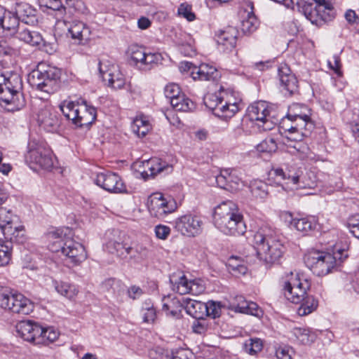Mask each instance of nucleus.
Here are the masks:
<instances>
[{
    "label": "nucleus",
    "mask_w": 359,
    "mask_h": 359,
    "mask_svg": "<svg viewBox=\"0 0 359 359\" xmlns=\"http://www.w3.org/2000/svg\"><path fill=\"white\" fill-rule=\"evenodd\" d=\"M213 221L215 226L228 236H241L247 229L241 212L231 201H223L215 208Z\"/></svg>",
    "instance_id": "nucleus-1"
},
{
    "label": "nucleus",
    "mask_w": 359,
    "mask_h": 359,
    "mask_svg": "<svg viewBox=\"0 0 359 359\" xmlns=\"http://www.w3.org/2000/svg\"><path fill=\"white\" fill-rule=\"evenodd\" d=\"M257 257L266 266L278 262L282 257L284 246L277 232L267 226L261 227L253 236Z\"/></svg>",
    "instance_id": "nucleus-2"
},
{
    "label": "nucleus",
    "mask_w": 359,
    "mask_h": 359,
    "mask_svg": "<svg viewBox=\"0 0 359 359\" xmlns=\"http://www.w3.org/2000/svg\"><path fill=\"white\" fill-rule=\"evenodd\" d=\"M343 250L334 254L317 250L308 251L304 257L306 266L318 276H324L332 273L337 267V260L342 262Z\"/></svg>",
    "instance_id": "nucleus-3"
},
{
    "label": "nucleus",
    "mask_w": 359,
    "mask_h": 359,
    "mask_svg": "<svg viewBox=\"0 0 359 359\" xmlns=\"http://www.w3.org/2000/svg\"><path fill=\"white\" fill-rule=\"evenodd\" d=\"M60 109L63 115L78 127L88 126L96 119V109L83 100L81 102L65 100L60 104Z\"/></svg>",
    "instance_id": "nucleus-4"
},
{
    "label": "nucleus",
    "mask_w": 359,
    "mask_h": 359,
    "mask_svg": "<svg viewBox=\"0 0 359 359\" xmlns=\"http://www.w3.org/2000/svg\"><path fill=\"white\" fill-rule=\"evenodd\" d=\"M22 82L20 76L13 72H0V104H13L16 109L24 106L20 90Z\"/></svg>",
    "instance_id": "nucleus-5"
},
{
    "label": "nucleus",
    "mask_w": 359,
    "mask_h": 359,
    "mask_svg": "<svg viewBox=\"0 0 359 359\" xmlns=\"http://www.w3.org/2000/svg\"><path fill=\"white\" fill-rule=\"evenodd\" d=\"M246 115L250 121H256L263 131L273 129L281 118L276 107L264 101L251 104L247 109Z\"/></svg>",
    "instance_id": "nucleus-6"
},
{
    "label": "nucleus",
    "mask_w": 359,
    "mask_h": 359,
    "mask_svg": "<svg viewBox=\"0 0 359 359\" xmlns=\"http://www.w3.org/2000/svg\"><path fill=\"white\" fill-rule=\"evenodd\" d=\"M275 177L277 183L285 182L286 184H292L296 189L313 188L316 186V181L312 172H304L302 168H290L286 171L282 168L273 169L270 172Z\"/></svg>",
    "instance_id": "nucleus-7"
},
{
    "label": "nucleus",
    "mask_w": 359,
    "mask_h": 359,
    "mask_svg": "<svg viewBox=\"0 0 359 359\" xmlns=\"http://www.w3.org/2000/svg\"><path fill=\"white\" fill-rule=\"evenodd\" d=\"M25 159L26 163L33 170L39 168L50 169L53 165L50 149L44 144L35 141L29 142Z\"/></svg>",
    "instance_id": "nucleus-8"
},
{
    "label": "nucleus",
    "mask_w": 359,
    "mask_h": 359,
    "mask_svg": "<svg viewBox=\"0 0 359 359\" xmlns=\"http://www.w3.org/2000/svg\"><path fill=\"white\" fill-rule=\"evenodd\" d=\"M224 93L223 88H221L218 93L207 94L204 96L203 102L216 116L230 118L238 111L239 109L236 102L231 103L227 98L226 101L224 100V97L222 95Z\"/></svg>",
    "instance_id": "nucleus-9"
},
{
    "label": "nucleus",
    "mask_w": 359,
    "mask_h": 359,
    "mask_svg": "<svg viewBox=\"0 0 359 359\" xmlns=\"http://www.w3.org/2000/svg\"><path fill=\"white\" fill-rule=\"evenodd\" d=\"M297 4L305 17L313 25L321 26L334 18L335 12L331 2L313 6L311 3L300 1L297 2Z\"/></svg>",
    "instance_id": "nucleus-10"
},
{
    "label": "nucleus",
    "mask_w": 359,
    "mask_h": 359,
    "mask_svg": "<svg viewBox=\"0 0 359 359\" xmlns=\"http://www.w3.org/2000/svg\"><path fill=\"white\" fill-rule=\"evenodd\" d=\"M0 306L13 313L27 315L33 311L32 302L20 293L0 290Z\"/></svg>",
    "instance_id": "nucleus-11"
},
{
    "label": "nucleus",
    "mask_w": 359,
    "mask_h": 359,
    "mask_svg": "<svg viewBox=\"0 0 359 359\" xmlns=\"http://www.w3.org/2000/svg\"><path fill=\"white\" fill-rule=\"evenodd\" d=\"M181 73L187 74L194 80L215 81L220 77L217 69L208 64L195 65L192 62L181 60Z\"/></svg>",
    "instance_id": "nucleus-12"
},
{
    "label": "nucleus",
    "mask_w": 359,
    "mask_h": 359,
    "mask_svg": "<svg viewBox=\"0 0 359 359\" xmlns=\"http://www.w3.org/2000/svg\"><path fill=\"white\" fill-rule=\"evenodd\" d=\"M311 285L307 279L301 278L298 274L291 277L285 282L284 290L285 297L294 304H299L304 299Z\"/></svg>",
    "instance_id": "nucleus-13"
},
{
    "label": "nucleus",
    "mask_w": 359,
    "mask_h": 359,
    "mask_svg": "<svg viewBox=\"0 0 359 359\" xmlns=\"http://www.w3.org/2000/svg\"><path fill=\"white\" fill-rule=\"evenodd\" d=\"M147 207L151 215L163 219L177 209V203L172 199L164 198L160 193H155L149 196Z\"/></svg>",
    "instance_id": "nucleus-14"
},
{
    "label": "nucleus",
    "mask_w": 359,
    "mask_h": 359,
    "mask_svg": "<svg viewBox=\"0 0 359 359\" xmlns=\"http://www.w3.org/2000/svg\"><path fill=\"white\" fill-rule=\"evenodd\" d=\"M95 182L97 186L110 193L126 192V187L121 177L117 173L111 171L97 173Z\"/></svg>",
    "instance_id": "nucleus-15"
},
{
    "label": "nucleus",
    "mask_w": 359,
    "mask_h": 359,
    "mask_svg": "<svg viewBox=\"0 0 359 359\" xmlns=\"http://www.w3.org/2000/svg\"><path fill=\"white\" fill-rule=\"evenodd\" d=\"M215 181L218 187L231 192L240 190L244 185L241 172L233 168L222 170L215 177Z\"/></svg>",
    "instance_id": "nucleus-16"
},
{
    "label": "nucleus",
    "mask_w": 359,
    "mask_h": 359,
    "mask_svg": "<svg viewBox=\"0 0 359 359\" xmlns=\"http://www.w3.org/2000/svg\"><path fill=\"white\" fill-rule=\"evenodd\" d=\"M98 69L102 80L108 81L109 86L114 89H121L125 86L126 79L116 66L100 61Z\"/></svg>",
    "instance_id": "nucleus-17"
},
{
    "label": "nucleus",
    "mask_w": 359,
    "mask_h": 359,
    "mask_svg": "<svg viewBox=\"0 0 359 359\" xmlns=\"http://www.w3.org/2000/svg\"><path fill=\"white\" fill-rule=\"evenodd\" d=\"M63 255L69 266H78L87 258L84 246L72 239L67 240V247Z\"/></svg>",
    "instance_id": "nucleus-18"
},
{
    "label": "nucleus",
    "mask_w": 359,
    "mask_h": 359,
    "mask_svg": "<svg viewBox=\"0 0 359 359\" xmlns=\"http://www.w3.org/2000/svg\"><path fill=\"white\" fill-rule=\"evenodd\" d=\"M278 76L282 91H285V95L291 96L298 93V80L286 64H281L278 67Z\"/></svg>",
    "instance_id": "nucleus-19"
},
{
    "label": "nucleus",
    "mask_w": 359,
    "mask_h": 359,
    "mask_svg": "<svg viewBox=\"0 0 359 359\" xmlns=\"http://www.w3.org/2000/svg\"><path fill=\"white\" fill-rule=\"evenodd\" d=\"M37 121L39 126L47 132H56L60 127L57 113L51 107H45L39 111Z\"/></svg>",
    "instance_id": "nucleus-20"
},
{
    "label": "nucleus",
    "mask_w": 359,
    "mask_h": 359,
    "mask_svg": "<svg viewBox=\"0 0 359 359\" xmlns=\"http://www.w3.org/2000/svg\"><path fill=\"white\" fill-rule=\"evenodd\" d=\"M16 332L25 341L32 342L34 344L37 343V339L39 334L42 333V326L39 323L32 320H22L17 323Z\"/></svg>",
    "instance_id": "nucleus-21"
},
{
    "label": "nucleus",
    "mask_w": 359,
    "mask_h": 359,
    "mask_svg": "<svg viewBox=\"0 0 359 359\" xmlns=\"http://www.w3.org/2000/svg\"><path fill=\"white\" fill-rule=\"evenodd\" d=\"M238 34L237 29L231 26L219 31L216 34L219 48L224 52L231 51L236 46Z\"/></svg>",
    "instance_id": "nucleus-22"
},
{
    "label": "nucleus",
    "mask_w": 359,
    "mask_h": 359,
    "mask_svg": "<svg viewBox=\"0 0 359 359\" xmlns=\"http://www.w3.org/2000/svg\"><path fill=\"white\" fill-rule=\"evenodd\" d=\"M67 35H69L76 43H81L89 39L90 29L85 23L79 20L69 22L67 26Z\"/></svg>",
    "instance_id": "nucleus-23"
},
{
    "label": "nucleus",
    "mask_w": 359,
    "mask_h": 359,
    "mask_svg": "<svg viewBox=\"0 0 359 359\" xmlns=\"http://www.w3.org/2000/svg\"><path fill=\"white\" fill-rule=\"evenodd\" d=\"M283 216L285 222L290 223L291 227L304 234H307L312 231L316 225V220L313 217L293 218L290 212H285Z\"/></svg>",
    "instance_id": "nucleus-24"
},
{
    "label": "nucleus",
    "mask_w": 359,
    "mask_h": 359,
    "mask_svg": "<svg viewBox=\"0 0 359 359\" xmlns=\"http://www.w3.org/2000/svg\"><path fill=\"white\" fill-rule=\"evenodd\" d=\"M43 76L46 88H50V92L56 85L57 81L60 77V71L53 67L40 65L36 69L34 70V76Z\"/></svg>",
    "instance_id": "nucleus-25"
},
{
    "label": "nucleus",
    "mask_w": 359,
    "mask_h": 359,
    "mask_svg": "<svg viewBox=\"0 0 359 359\" xmlns=\"http://www.w3.org/2000/svg\"><path fill=\"white\" fill-rule=\"evenodd\" d=\"M202 222L196 216L186 215L181 217V234L189 237L198 235L202 230Z\"/></svg>",
    "instance_id": "nucleus-26"
},
{
    "label": "nucleus",
    "mask_w": 359,
    "mask_h": 359,
    "mask_svg": "<svg viewBox=\"0 0 359 359\" xmlns=\"http://www.w3.org/2000/svg\"><path fill=\"white\" fill-rule=\"evenodd\" d=\"M181 308L195 319H203L205 317V305L201 301L183 297L181 299Z\"/></svg>",
    "instance_id": "nucleus-27"
},
{
    "label": "nucleus",
    "mask_w": 359,
    "mask_h": 359,
    "mask_svg": "<svg viewBox=\"0 0 359 359\" xmlns=\"http://www.w3.org/2000/svg\"><path fill=\"white\" fill-rule=\"evenodd\" d=\"M230 307L236 312L247 313L252 316L259 315V310L257 304L248 302L241 295L235 297L233 301L231 303Z\"/></svg>",
    "instance_id": "nucleus-28"
},
{
    "label": "nucleus",
    "mask_w": 359,
    "mask_h": 359,
    "mask_svg": "<svg viewBox=\"0 0 359 359\" xmlns=\"http://www.w3.org/2000/svg\"><path fill=\"white\" fill-rule=\"evenodd\" d=\"M19 18L15 13L5 11L2 8L1 20L0 22L1 31H8L11 35H15L19 27Z\"/></svg>",
    "instance_id": "nucleus-29"
},
{
    "label": "nucleus",
    "mask_w": 359,
    "mask_h": 359,
    "mask_svg": "<svg viewBox=\"0 0 359 359\" xmlns=\"http://www.w3.org/2000/svg\"><path fill=\"white\" fill-rule=\"evenodd\" d=\"M107 251L111 254H116L121 258H135L136 255L132 254L133 248L130 246H126L122 243L118 242L113 239H109L105 244Z\"/></svg>",
    "instance_id": "nucleus-30"
},
{
    "label": "nucleus",
    "mask_w": 359,
    "mask_h": 359,
    "mask_svg": "<svg viewBox=\"0 0 359 359\" xmlns=\"http://www.w3.org/2000/svg\"><path fill=\"white\" fill-rule=\"evenodd\" d=\"M62 231L57 229L49 233V241L48 245L49 250L55 253L61 252L63 255L65 253V248L67 247V240L62 236Z\"/></svg>",
    "instance_id": "nucleus-31"
},
{
    "label": "nucleus",
    "mask_w": 359,
    "mask_h": 359,
    "mask_svg": "<svg viewBox=\"0 0 359 359\" xmlns=\"http://www.w3.org/2000/svg\"><path fill=\"white\" fill-rule=\"evenodd\" d=\"M181 294L190 293L196 294L203 290L202 285L199 283V280L192 278L191 275L184 273L181 276Z\"/></svg>",
    "instance_id": "nucleus-32"
},
{
    "label": "nucleus",
    "mask_w": 359,
    "mask_h": 359,
    "mask_svg": "<svg viewBox=\"0 0 359 359\" xmlns=\"http://www.w3.org/2000/svg\"><path fill=\"white\" fill-rule=\"evenodd\" d=\"M245 11L248 12V18L241 22V29L245 34H250L254 32L258 25L257 20L254 15V4L251 1H247L245 3Z\"/></svg>",
    "instance_id": "nucleus-33"
},
{
    "label": "nucleus",
    "mask_w": 359,
    "mask_h": 359,
    "mask_svg": "<svg viewBox=\"0 0 359 359\" xmlns=\"http://www.w3.org/2000/svg\"><path fill=\"white\" fill-rule=\"evenodd\" d=\"M163 311L168 316L177 318L180 313V299L177 293L169 294L163 298Z\"/></svg>",
    "instance_id": "nucleus-34"
},
{
    "label": "nucleus",
    "mask_w": 359,
    "mask_h": 359,
    "mask_svg": "<svg viewBox=\"0 0 359 359\" xmlns=\"http://www.w3.org/2000/svg\"><path fill=\"white\" fill-rule=\"evenodd\" d=\"M140 316L143 323L153 324L156 319V310L150 299L142 303Z\"/></svg>",
    "instance_id": "nucleus-35"
},
{
    "label": "nucleus",
    "mask_w": 359,
    "mask_h": 359,
    "mask_svg": "<svg viewBox=\"0 0 359 359\" xmlns=\"http://www.w3.org/2000/svg\"><path fill=\"white\" fill-rule=\"evenodd\" d=\"M36 11L26 4H20L16 8L15 14L22 22L34 24L36 21Z\"/></svg>",
    "instance_id": "nucleus-36"
},
{
    "label": "nucleus",
    "mask_w": 359,
    "mask_h": 359,
    "mask_svg": "<svg viewBox=\"0 0 359 359\" xmlns=\"http://www.w3.org/2000/svg\"><path fill=\"white\" fill-rule=\"evenodd\" d=\"M15 35L20 41H25L32 46H38L43 40L41 35L39 32L31 31L25 28L20 27Z\"/></svg>",
    "instance_id": "nucleus-37"
},
{
    "label": "nucleus",
    "mask_w": 359,
    "mask_h": 359,
    "mask_svg": "<svg viewBox=\"0 0 359 359\" xmlns=\"http://www.w3.org/2000/svg\"><path fill=\"white\" fill-rule=\"evenodd\" d=\"M4 236L7 241L5 243L8 244L12 248V243H23L25 240L24 227L21 225L13 224L11 226V233H8V231H4Z\"/></svg>",
    "instance_id": "nucleus-38"
},
{
    "label": "nucleus",
    "mask_w": 359,
    "mask_h": 359,
    "mask_svg": "<svg viewBox=\"0 0 359 359\" xmlns=\"http://www.w3.org/2000/svg\"><path fill=\"white\" fill-rule=\"evenodd\" d=\"M144 167L147 170H144L142 174L144 177H153L167 169L168 165L158 158H151L144 163Z\"/></svg>",
    "instance_id": "nucleus-39"
},
{
    "label": "nucleus",
    "mask_w": 359,
    "mask_h": 359,
    "mask_svg": "<svg viewBox=\"0 0 359 359\" xmlns=\"http://www.w3.org/2000/svg\"><path fill=\"white\" fill-rule=\"evenodd\" d=\"M18 217L12 213L11 210L0 208V229L3 234L8 231L11 233V226L18 222Z\"/></svg>",
    "instance_id": "nucleus-40"
},
{
    "label": "nucleus",
    "mask_w": 359,
    "mask_h": 359,
    "mask_svg": "<svg viewBox=\"0 0 359 359\" xmlns=\"http://www.w3.org/2000/svg\"><path fill=\"white\" fill-rule=\"evenodd\" d=\"M226 266L229 273L235 276L244 275L248 271L244 260L237 256L230 257L227 260Z\"/></svg>",
    "instance_id": "nucleus-41"
},
{
    "label": "nucleus",
    "mask_w": 359,
    "mask_h": 359,
    "mask_svg": "<svg viewBox=\"0 0 359 359\" xmlns=\"http://www.w3.org/2000/svg\"><path fill=\"white\" fill-rule=\"evenodd\" d=\"M309 116H311V110L306 105L293 103L288 107L286 118L288 120L298 118H309Z\"/></svg>",
    "instance_id": "nucleus-42"
},
{
    "label": "nucleus",
    "mask_w": 359,
    "mask_h": 359,
    "mask_svg": "<svg viewBox=\"0 0 359 359\" xmlns=\"http://www.w3.org/2000/svg\"><path fill=\"white\" fill-rule=\"evenodd\" d=\"M290 121L292 122V125L286 128L287 131L300 130L309 134L313 128L311 116H309V118H298Z\"/></svg>",
    "instance_id": "nucleus-43"
},
{
    "label": "nucleus",
    "mask_w": 359,
    "mask_h": 359,
    "mask_svg": "<svg viewBox=\"0 0 359 359\" xmlns=\"http://www.w3.org/2000/svg\"><path fill=\"white\" fill-rule=\"evenodd\" d=\"M55 290L62 296L68 299L74 298L78 294V289L76 285L64 281L53 282Z\"/></svg>",
    "instance_id": "nucleus-44"
},
{
    "label": "nucleus",
    "mask_w": 359,
    "mask_h": 359,
    "mask_svg": "<svg viewBox=\"0 0 359 359\" xmlns=\"http://www.w3.org/2000/svg\"><path fill=\"white\" fill-rule=\"evenodd\" d=\"M301 306L298 309L297 313L299 316H306L315 311L318 305V302L313 296L306 295L304 299L302 301Z\"/></svg>",
    "instance_id": "nucleus-45"
},
{
    "label": "nucleus",
    "mask_w": 359,
    "mask_h": 359,
    "mask_svg": "<svg viewBox=\"0 0 359 359\" xmlns=\"http://www.w3.org/2000/svg\"><path fill=\"white\" fill-rule=\"evenodd\" d=\"M59 332L53 327H43L42 333L39 334L36 344L48 345L57 339Z\"/></svg>",
    "instance_id": "nucleus-46"
},
{
    "label": "nucleus",
    "mask_w": 359,
    "mask_h": 359,
    "mask_svg": "<svg viewBox=\"0 0 359 359\" xmlns=\"http://www.w3.org/2000/svg\"><path fill=\"white\" fill-rule=\"evenodd\" d=\"M292 333L302 344H309L316 340V336L310 330L302 327H294Z\"/></svg>",
    "instance_id": "nucleus-47"
},
{
    "label": "nucleus",
    "mask_w": 359,
    "mask_h": 359,
    "mask_svg": "<svg viewBox=\"0 0 359 359\" xmlns=\"http://www.w3.org/2000/svg\"><path fill=\"white\" fill-rule=\"evenodd\" d=\"M165 95L171 107H177L180 104V86L175 83L167 85L165 87Z\"/></svg>",
    "instance_id": "nucleus-48"
},
{
    "label": "nucleus",
    "mask_w": 359,
    "mask_h": 359,
    "mask_svg": "<svg viewBox=\"0 0 359 359\" xmlns=\"http://www.w3.org/2000/svg\"><path fill=\"white\" fill-rule=\"evenodd\" d=\"M149 356L151 359H179L177 350H163L156 347L149 351Z\"/></svg>",
    "instance_id": "nucleus-49"
},
{
    "label": "nucleus",
    "mask_w": 359,
    "mask_h": 359,
    "mask_svg": "<svg viewBox=\"0 0 359 359\" xmlns=\"http://www.w3.org/2000/svg\"><path fill=\"white\" fill-rule=\"evenodd\" d=\"M250 189L253 196L264 198L268 194V185L261 180H254L250 184Z\"/></svg>",
    "instance_id": "nucleus-50"
},
{
    "label": "nucleus",
    "mask_w": 359,
    "mask_h": 359,
    "mask_svg": "<svg viewBox=\"0 0 359 359\" xmlns=\"http://www.w3.org/2000/svg\"><path fill=\"white\" fill-rule=\"evenodd\" d=\"M263 348L262 341L259 338H250L243 344V350L247 353L255 355L260 352Z\"/></svg>",
    "instance_id": "nucleus-51"
},
{
    "label": "nucleus",
    "mask_w": 359,
    "mask_h": 359,
    "mask_svg": "<svg viewBox=\"0 0 359 359\" xmlns=\"http://www.w3.org/2000/svg\"><path fill=\"white\" fill-rule=\"evenodd\" d=\"M128 51L131 60L135 62V65L141 69L145 57L144 50L137 46H131Z\"/></svg>",
    "instance_id": "nucleus-52"
},
{
    "label": "nucleus",
    "mask_w": 359,
    "mask_h": 359,
    "mask_svg": "<svg viewBox=\"0 0 359 359\" xmlns=\"http://www.w3.org/2000/svg\"><path fill=\"white\" fill-rule=\"evenodd\" d=\"M162 60V56L159 53H147L143 61L142 69H150L154 65L159 63Z\"/></svg>",
    "instance_id": "nucleus-53"
},
{
    "label": "nucleus",
    "mask_w": 359,
    "mask_h": 359,
    "mask_svg": "<svg viewBox=\"0 0 359 359\" xmlns=\"http://www.w3.org/2000/svg\"><path fill=\"white\" fill-rule=\"evenodd\" d=\"M276 142L273 138H266L257 146V151L271 154L277 150Z\"/></svg>",
    "instance_id": "nucleus-54"
},
{
    "label": "nucleus",
    "mask_w": 359,
    "mask_h": 359,
    "mask_svg": "<svg viewBox=\"0 0 359 359\" xmlns=\"http://www.w3.org/2000/svg\"><path fill=\"white\" fill-rule=\"evenodd\" d=\"M205 316H210L212 318H215L219 317L221 313V305L220 303L216 302L214 301H209L207 303H205Z\"/></svg>",
    "instance_id": "nucleus-55"
},
{
    "label": "nucleus",
    "mask_w": 359,
    "mask_h": 359,
    "mask_svg": "<svg viewBox=\"0 0 359 359\" xmlns=\"http://www.w3.org/2000/svg\"><path fill=\"white\" fill-rule=\"evenodd\" d=\"M11 258V247L0 241V266L8 264Z\"/></svg>",
    "instance_id": "nucleus-56"
},
{
    "label": "nucleus",
    "mask_w": 359,
    "mask_h": 359,
    "mask_svg": "<svg viewBox=\"0 0 359 359\" xmlns=\"http://www.w3.org/2000/svg\"><path fill=\"white\" fill-rule=\"evenodd\" d=\"M28 81L32 86L36 87L37 89L48 93H50V88H46L43 77L34 76V71L29 74Z\"/></svg>",
    "instance_id": "nucleus-57"
},
{
    "label": "nucleus",
    "mask_w": 359,
    "mask_h": 359,
    "mask_svg": "<svg viewBox=\"0 0 359 359\" xmlns=\"http://www.w3.org/2000/svg\"><path fill=\"white\" fill-rule=\"evenodd\" d=\"M41 1L48 8L57 11L60 18L65 15L63 4L61 0H41Z\"/></svg>",
    "instance_id": "nucleus-58"
},
{
    "label": "nucleus",
    "mask_w": 359,
    "mask_h": 359,
    "mask_svg": "<svg viewBox=\"0 0 359 359\" xmlns=\"http://www.w3.org/2000/svg\"><path fill=\"white\" fill-rule=\"evenodd\" d=\"M350 232L359 239V214L351 216L347 221Z\"/></svg>",
    "instance_id": "nucleus-59"
},
{
    "label": "nucleus",
    "mask_w": 359,
    "mask_h": 359,
    "mask_svg": "<svg viewBox=\"0 0 359 359\" xmlns=\"http://www.w3.org/2000/svg\"><path fill=\"white\" fill-rule=\"evenodd\" d=\"M181 17L185 18L188 22L196 20V15L194 12L192 6L187 2L181 3Z\"/></svg>",
    "instance_id": "nucleus-60"
},
{
    "label": "nucleus",
    "mask_w": 359,
    "mask_h": 359,
    "mask_svg": "<svg viewBox=\"0 0 359 359\" xmlns=\"http://www.w3.org/2000/svg\"><path fill=\"white\" fill-rule=\"evenodd\" d=\"M83 2L80 0H66L65 5L63 4L65 14L68 12L72 14L73 12L81 9Z\"/></svg>",
    "instance_id": "nucleus-61"
},
{
    "label": "nucleus",
    "mask_w": 359,
    "mask_h": 359,
    "mask_svg": "<svg viewBox=\"0 0 359 359\" xmlns=\"http://www.w3.org/2000/svg\"><path fill=\"white\" fill-rule=\"evenodd\" d=\"M176 108L171 107V109L166 111L165 115L170 123L178 128L180 126V118Z\"/></svg>",
    "instance_id": "nucleus-62"
},
{
    "label": "nucleus",
    "mask_w": 359,
    "mask_h": 359,
    "mask_svg": "<svg viewBox=\"0 0 359 359\" xmlns=\"http://www.w3.org/2000/svg\"><path fill=\"white\" fill-rule=\"evenodd\" d=\"M192 330L194 333L204 334L208 330V324L204 319H196L192 324Z\"/></svg>",
    "instance_id": "nucleus-63"
},
{
    "label": "nucleus",
    "mask_w": 359,
    "mask_h": 359,
    "mask_svg": "<svg viewBox=\"0 0 359 359\" xmlns=\"http://www.w3.org/2000/svg\"><path fill=\"white\" fill-rule=\"evenodd\" d=\"M327 64L330 69L333 70L337 76H341L342 75L341 71V61L338 55H333L332 60L327 61Z\"/></svg>",
    "instance_id": "nucleus-64"
}]
</instances>
